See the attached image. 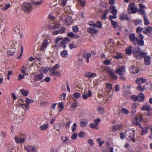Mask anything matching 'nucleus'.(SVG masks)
<instances>
[{
  "mask_svg": "<svg viewBox=\"0 0 152 152\" xmlns=\"http://www.w3.org/2000/svg\"><path fill=\"white\" fill-rule=\"evenodd\" d=\"M132 47L131 46H130L127 48L126 50V54L128 55H131L132 52Z\"/></svg>",
  "mask_w": 152,
  "mask_h": 152,
  "instance_id": "5701e85b",
  "label": "nucleus"
},
{
  "mask_svg": "<svg viewBox=\"0 0 152 152\" xmlns=\"http://www.w3.org/2000/svg\"><path fill=\"white\" fill-rule=\"evenodd\" d=\"M92 95V92L90 90H88L87 93L84 92L82 94V97L84 100H86L88 97L91 96Z\"/></svg>",
  "mask_w": 152,
  "mask_h": 152,
  "instance_id": "f8f14e48",
  "label": "nucleus"
},
{
  "mask_svg": "<svg viewBox=\"0 0 152 152\" xmlns=\"http://www.w3.org/2000/svg\"><path fill=\"white\" fill-rule=\"evenodd\" d=\"M80 96V94L78 92H75L73 93V98L75 99H77L79 98Z\"/></svg>",
  "mask_w": 152,
  "mask_h": 152,
  "instance_id": "c03bdc74",
  "label": "nucleus"
},
{
  "mask_svg": "<svg viewBox=\"0 0 152 152\" xmlns=\"http://www.w3.org/2000/svg\"><path fill=\"white\" fill-rule=\"evenodd\" d=\"M146 79L143 78H137L136 80V83L138 85L143 84H145Z\"/></svg>",
  "mask_w": 152,
  "mask_h": 152,
  "instance_id": "dca6fc26",
  "label": "nucleus"
},
{
  "mask_svg": "<svg viewBox=\"0 0 152 152\" xmlns=\"http://www.w3.org/2000/svg\"><path fill=\"white\" fill-rule=\"evenodd\" d=\"M32 7V4L25 2L23 4L22 9L26 12L28 13L31 10Z\"/></svg>",
  "mask_w": 152,
  "mask_h": 152,
  "instance_id": "20e7f679",
  "label": "nucleus"
},
{
  "mask_svg": "<svg viewBox=\"0 0 152 152\" xmlns=\"http://www.w3.org/2000/svg\"><path fill=\"white\" fill-rule=\"evenodd\" d=\"M144 23L145 26L148 25L150 23V22L147 18L145 15L143 16Z\"/></svg>",
  "mask_w": 152,
  "mask_h": 152,
  "instance_id": "c9c22d12",
  "label": "nucleus"
},
{
  "mask_svg": "<svg viewBox=\"0 0 152 152\" xmlns=\"http://www.w3.org/2000/svg\"><path fill=\"white\" fill-rule=\"evenodd\" d=\"M102 23L99 21L97 22L95 24V26L99 28H101L102 27Z\"/></svg>",
  "mask_w": 152,
  "mask_h": 152,
  "instance_id": "a18cd8bd",
  "label": "nucleus"
},
{
  "mask_svg": "<svg viewBox=\"0 0 152 152\" xmlns=\"http://www.w3.org/2000/svg\"><path fill=\"white\" fill-rule=\"evenodd\" d=\"M22 94L24 96H27L28 95L29 91L27 90H26L24 89H21L20 90Z\"/></svg>",
  "mask_w": 152,
  "mask_h": 152,
  "instance_id": "2f4dec72",
  "label": "nucleus"
},
{
  "mask_svg": "<svg viewBox=\"0 0 152 152\" xmlns=\"http://www.w3.org/2000/svg\"><path fill=\"white\" fill-rule=\"evenodd\" d=\"M72 28L74 32L77 33L78 31L79 28L77 26H73Z\"/></svg>",
  "mask_w": 152,
  "mask_h": 152,
  "instance_id": "bf43d9fd",
  "label": "nucleus"
},
{
  "mask_svg": "<svg viewBox=\"0 0 152 152\" xmlns=\"http://www.w3.org/2000/svg\"><path fill=\"white\" fill-rule=\"evenodd\" d=\"M54 128L57 131L60 130L59 127L60 125L59 124H56L54 125Z\"/></svg>",
  "mask_w": 152,
  "mask_h": 152,
  "instance_id": "774afa93",
  "label": "nucleus"
},
{
  "mask_svg": "<svg viewBox=\"0 0 152 152\" xmlns=\"http://www.w3.org/2000/svg\"><path fill=\"white\" fill-rule=\"evenodd\" d=\"M122 57L121 53H117V55L114 56V57L116 59L122 58Z\"/></svg>",
  "mask_w": 152,
  "mask_h": 152,
  "instance_id": "8fccbe9b",
  "label": "nucleus"
},
{
  "mask_svg": "<svg viewBox=\"0 0 152 152\" xmlns=\"http://www.w3.org/2000/svg\"><path fill=\"white\" fill-rule=\"evenodd\" d=\"M78 134L76 133H74L72 134L71 136V138L73 140H75L77 137Z\"/></svg>",
  "mask_w": 152,
  "mask_h": 152,
  "instance_id": "603ef678",
  "label": "nucleus"
},
{
  "mask_svg": "<svg viewBox=\"0 0 152 152\" xmlns=\"http://www.w3.org/2000/svg\"><path fill=\"white\" fill-rule=\"evenodd\" d=\"M48 126V124H44L40 126V128L42 130L45 131L47 129Z\"/></svg>",
  "mask_w": 152,
  "mask_h": 152,
  "instance_id": "c756f323",
  "label": "nucleus"
},
{
  "mask_svg": "<svg viewBox=\"0 0 152 152\" xmlns=\"http://www.w3.org/2000/svg\"><path fill=\"white\" fill-rule=\"evenodd\" d=\"M135 34H131L130 35L129 38V40L132 42L134 45H136L137 44V41L138 40V38L137 37H135Z\"/></svg>",
  "mask_w": 152,
  "mask_h": 152,
  "instance_id": "9d476101",
  "label": "nucleus"
},
{
  "mask_svg": "<svg viewBox=\"0 0 152 152\" xmlns=\"http://www.w3.org/2000/svg\"><path fill=\"white\" fill-rule=\"evenodd\" d=\"M133 52L135 57L137 59H139L140 58H144L147 55V53L142 51L139 48H134Z\"/></svg>",
  "mask_w": 152,
  "mask_h": 152,
  "instance_id": "f257e3e1",
  "label": "nucleus"
},
{
  "mask_svg": "<svg viewBox=\"0 0 152 152\" xmlns=\"http://www.w3.org/2000/svg\"><path fill=\"white\" fill-rule=\"evenodd\" d=\"M134 134V132L133 130L131 129H128L126 130L125 134L128 140L134 142L135 141Z\"/></svg>",
  "mask_w": 152,
  "mask_h": 152,
  "instance_id": "f03ea898",
  "label": "nucleus"
},
{
  "mask_svg": "<svg viewBox=\"0 0 152 152\" xmlns=\"http://www.w3.org/2000/svg\"><path fill=\"white\" fill-rule=\"evenodd\" d=\"M26 69L27 68H25L24 66L23 67V68L21 70V72L23 75H28V74L26 71Z\"/></svg>",
  "mask_w": 152,
  "mask_h": 152,
  "instance_id": "58836bf2",
  "label": "nucleus"
},
{
  "mask_svg": "<svg viewBox=\"0 0 152 152\" xmlns=\"http://www.w3.org/2000/svg\"><path fill=\"white\" fill-rule=\"evenodd\" d=\"M11 7V5L9 3H7L5 4L4 7L2 8V10H7Z\"/></svg>",
  "mask_w": 152,
  "mask_h": 152,
  "instance_id": "ea45409f",
  "label": "nucleus"
},
{
  "mask_svg": "<svg viewBox=\"0 0 152 152\" xmlns=\"http://www.w3.org/2000/svg\"><path fill=\"white\" fill-rule=\"evenodd\" d=\"M24 149L27 152H36V147L34 145H28L24 147Z\"/></svg>",
  "mask_w": 152,
  "mask_h": 152,
  "instance_id": "0eeeda50",
  "label": "nucleus"
},
{
  "mask_svg": "<svg viewBox=\"0 0 152 152\" xmlns=\"http://www.w3.org/2000/svg\"><path fill=\"white\" fill-rule=\"evenodd\" d=\"M121 111L125 114H128L129 113V111L125 108H122Z\"/></svg>",
  "mask_w": 152,
  "mask_h": 152,
  "instance_id": "052dcab7",
  "label": "nucleus"
},
{
  "mask_svg": "<svg viewBox=\"0 0 152 152\" xmlns=\"http://www.w3.org/2000/svg\"><path fill=\"white\" fill-rule=\"evenodd\" d=\"M144 30L143 31L145 34L150 33L151 32L152 30V27L151 26H148L144 28Z\"/></svg>",
  "mask_w": 152,
  "mask_h": 152,
  "instance_id": "412c9836",
  "label": "nucleus"
},
{
  "mask_svg": "<svg viewBox=\"0 0 152 152\" xmlns=\"http://www.w3.org/2000/svg\"><path fill=\"white\" fill-rule=\"evenodd\" d=\"M115 72L118 74L119 75H123L126 72L125 68L123 66H119L118 68L115 70Z\"/></svg>",
  "mask_w": 152,
  "mask_h": 152,
  "instance_id": "423d86ee",
  "label": "nucleus"
},
{
  "mask_svg": "<svg viewBox=\"0 0 152 152\" xmlns=\"http://www.w3.org/2000/svg\"><path fill=\"white\" fill-rule=\"evenodd\" d=\"M61 139L62 142L65 143L67 141L68 137L67 136L62 137H61Z\"/></svg>",
  "mask_w": 152,
  "mask_h": 152,
  "instance_id": "680f3d73",
  "label": "nucleus"
},
{
  "mask_svg": "<svg viewBox=\"0 0 152 152\" xmlns=\"http://www.w3.org/2000/svg\"><path fill=\"white\" fill-rule=\"evenodd\" d=\"M104 69L109 75L112 74L113 72V69H110L108 66L105 67Z\"/></svg>",
  "mask_w": 152,
  "mask_h": 152,
  "instance_id": "473e14b6",
  "label": "nucleus"
},
{
  "mask_svg": "<svg viewBox=\"0 0 152 152\" xmlns=\"http://www.w3.org/2000/svg\"><path fill=\"white\" fill-rule=\"evenodd\" d=\"M101 119L100 118H97L94 120V123L97 126L100 123Z\"/></svg>",
  "mask_w": 152,
  "mask_h": 152,
  "instance_id": "864d4df0",
  "label": "nucleus"
},
{
  "mask_svg": "<svg viewBox=\"0 0 152 152\" xmlns=\"http://www.w3.org/2000/svg\"><path fill=\"white\" fill-rule=\"evenodd\" d=\"M106 87L110 91L112 88V85L110 83H107L106 84Z\"/></svg>",
  "mask_w": 152,
  "mask_h": 152,
  "instance_id": "69168bd1",
  "label": "nucleus"
},
{
  "mask_svg": "<svg viewBox=\"0 0 152 152\" xmlns=\"http://www.w3.org/2000/svg\"><path fill=\"white\" fill-rule=\"evenodd\" d=\"M61 54L63 57H66L68 55V53L66 50H64L61 52Z\"/></svg>",
  "mask_w": 152,
  "mask_h": 152,
  "instance_id": "4c0bfd02",
  "label": "nucleus"
},
{
  "mask_svg": "<svg viewBox=\"0 0 152 152\" xmlns=\"http://www.w3.org/2000/svg\"><path fill=\"white\" fill-rule=\"evenodd\" d=\"M137 44H138L139 45L142 46L144 44V41L143 40L140 39L139 40H137Z\"/></svg>",
  "mask_w": 152,
  "mask_h": 152,
  "instance_id": "0e129e2a",
  "label": "nucleus"
},
{
  "mask_svg": "<svg viewBox=\"0 0 152 152\" xmlns=\"http://www.w3.org/2000/svg\"><path fill=\"white\" fill-rule=\"evenodd\" d=\"M129 69L130 72L133 74H136L139 72L138 67L136 66H131L129 68Z\"/></svg>",
  "mask_w": 152,
  "mask_h": 152,
  "instance_id": "1a4fd4ad",
  "label": "nucleus"
},
{
  "mask_svg": "<svg viewBox=\"0 0 152 152\" xmlns=\"http://www.w3.org/2000/svg\"><path fill=\"white\" fill-rule=\"evenodd\" d=\"M69 45L70 49H71L75 48H76V46L75 44L72 43H69Z\"/></svg>",
  "mask_w": 152,
  "mask_h": 152,
  "instance_id": "e2e57ef3",
  "label": "nucleus"
},
{
  "mask_svg": "<svg viewBox=\"0 0 152 152\" xmlns=\"http://www.w3.org/2000/svg\"><path fill=\"white\" fill-rule=\"evenodd\" d=\"M54 25L53 26H51L50 27V29H53L54 30L60 27V24L59 23L56 21L54 22Z\"/></svg>",
  "mask_w": 152,
  "mask_h": 152,
  "instance_id": "6ab92c4d",
  "label": "nucleus"
},
{
  "mask_svg": "<svg viewBox=\"0 0 152 152\" xmlns=\"http://www.w3.org/2000/svg\"><path fill=\"white\" fill-rule=\"evenodd\" d=\"M44 77L43 75L41 73L37 74L34 76V80L36 81L41 80Z\"/></svg>",
  "mask_w": 152,
  "mask_h": 152,
  "instance_id": "ddd939ff",
  "label": "nucleus"
},
{
  "mask_svg": "<svg viewBox=\"0 0 152 152\" xmlns=\"http://www.w3.org/2000/svg\"><path fill=\"white\" fill-rule=\"evenodd\" d=\"M87 30L88 32L91 34H96L98 32V30L95 28V27L93 28L88 27L87 28Z\"/></svg>",
  "mask_w": 152,
  "mask_h": 152,
  "instance_id": "2eb2a0df",
  "label": "nucleus"
},
{
  "mask_svg": "<svg viewBox=\"0 0 152 152\" xmlns=\"http://www.w3.org/2000/svg\"><path fill=\"white\" fill-rule=\"evenodd\" d=\"M59 45L64 48H65L66 46L65 40H62L61 42L59 44Z\"/></svg>",
  "mask_w": 152,
  "mask_h": 152,
  "instance_id": "49530a36",
  "label": "nucleus"
},
{
  "mask_svg": "<svg viewBox=\"0 0 152 152\" xmlns=\"http://www.w3.org/2000/svg\"><path fill=\"white\" fill-rule=\"evenodd\" d=\"M149 128L147 127H145L142 128V129L141 131L142 135H144L146 134L148 132Z\"/></svg>",
  "mask_w": 152,
  "mask_h": 152,
  "instance_id": "393cba45",
  "label": "nucleus"
},
{
  "mask_svg": "<svg viewBox=\"0 0 152 152\" xmlns=\"http://www.w3.org/2000/svg\"><path fill=\"white\" fill-rule=\"evenodd\" d=\"M78 2L82 7L85 6L86 2L84 0H78Z\"/></svg>",
  "mask_w": 152,
  "mask_h": 152,
  "instance_id": "09e8293b",
  "label": "nucleus"
},
{
  "mask_svg": "<svg viewBox=\"0 0 152 152\" xmlns=\"http://www.w3.org/2000/svg\"><path fill=\"white\" fill-rule=\"evenodd\" d=\"M49 43L47 39H44L42 42L39 49L41 50H45L48 45Z\"/></svg>",
  "mask_w": 152,
  "mask_h": 152,
  "instance_id": "39448f33",
  "label": "nucleus"
},
{
  "mask_svg": "<svg viewBox=\"0 0 152 152\" xmlns=\"http://www.w3.org/2000/svg\"><path fill=\"white\" fill-rule=\"evenodd\" d=\"M120 19L121 20H129V18L126 14L122 13L121 14L120 16Z\"/></svg>",
  "mask_w": 152,
  "mask_h": 152,
  "instance_id": "a211bd4d",
  "label": "nucleus"
},
{
  "mask_svg": "<svg viewBox=\"0 0 152 152\" xmlns=\"http://www.w3.org/2000/svg\"><path fill=\"white\" fill-rule=\"evenodd\" d=\"M50 75L52 76H59L61 75L60 73L57 71L50 70Z\"/></svg>",
  "mask_w": 152,
  "mask_h": 152,
  "instance_id": "aec40b11",
  "label": "nucleus"
},
{
  "mask_svg": "<svg viewBox=\"0 0 152 152\" xmlns=\"http://www.w3.org/2000/svg\"><path fill=\"white\" fill-rule=\"evenodd\" d=\"M58 107L60 108L59 111L61 112L64 108V105L62 102H59L58 105Z\"/></svg>",
  "mask_w": 152,
  "mask_h": 152,
  "instance_id": "de8ad7c7",
  "label": "nucleus"
},
{
  "mask_svg": "<svg viewBox=\"0 0 152 152\" xmlns=\"http://www.w3.org/2000/svg\"><path fill=\"white\" fill-rule=\"evenodd\" d=\"M88 124V120L86 119H82L80 123V125L81 127H83L86 126Z\"/></svg>",
  "mask_w": 152,
  "mask_h": 152,
  "instance_id": "f3484780",
  "label": "nucleus"
},
{
  "mask_svg": "<svg viewBox=\"0 0 152 152\" xmlns=\"http://www.w3.org/2000/svg\"><path fill=\"white\" fill-rule=\"evenodd\" d=\"M141 109L143 110H146L148 111L150 109V107L149 105H144L142 107Z\"/></svg>",
  "mask_w": 152,
  "mask_h": 152,
  "instance_id": "7c9ffc66",
  "label": "nucleus"
},
{
  "mask_svg": "<svg viewBox=\"0 0 152 152\" xmlns=\"http://www.w3.org/2000/svg\"><path fill=\"white\" fill-rule=\"evenodd\" d=\"M73 20L70 16H68L65 19L64 23L67 26L70 25L72 23Z\"/></svg>",
  "mask_w": 152,
  "mask_h": 152,
  "instance_id": "9b49d317",
  "label": "nucleus"
},
{
  "mask_svg": "<svg viewBox=\"0 0 152 152\" xmlns=\"http://www.w3.org/2000/svg\"><path fill=\"white\" fill-rule=\"evenodd\" d=\"M89 126L90 127L93 129H98V126L95 123H91L89 124Z\"/></svg>",
  "mask_w": 152,
  "mask_h": 152,
  "instance_id": "e433bc0d",
  "label": "nucleus"
},
{
  "mask_svg": "<svg viewBox=\"0 0 152 152\" xmlns=\"http://www.w3.org/2000/svg\"><path fill=\"white\" fill-rule=\"evenodd\" d=\"M143 29L142 28L140 27H138L137 28L136 32L137 33H140L142 31Z\"/></svg>",
  "mask_w": 152,
  "mask_h": 152,
  "instance_id": "338daca9",
  "label": "nucleus"
},
{
  "mask_svg": "<svg viewBox=\"0 0 152 152\" xmlns=\"http://www.w3.org/2000/svg\"><path fill=\"white\" fill-rule=\"evenodd\" d=\"M110 76L115 80L117 79L118 78L117 76L114 74L113 72L110 75Z\"/></svg>",
  "mask_w": 152,
  "mask_h": 152,
  "instance_id": "13d9d810",
  "label": "nucleus"
},
{
  "mask_svg": "<svg viewBox=\"0 0 152 152\" xmlns=\"http://www.w3.org/2000/svg\"><path fill=\"white\" fill-rule=\"evenodd\" d=\"M41 0H39L37 1H32V4L34 5H39L41 4Z\"/></svg>",
  "mask_w": 152,
  "mask_h": 152,
  "instance_id": "a19ab883",
  "label": "nucleus"
},
{
  "mask_svg": "<svg viewBox=\"0 0 152 152\" xmlns=\"http://www.w3.org/2000/svg\"><path fill=\"white\" fill-rule=\"evenodd\" d=\"M138 101L141 102L144 100V96L143 93H141L137 96Z\"/></svg>",
  "mask_w": 152,
  "mask_h": 152,
  "instance_id": "cd10ccee",
  "label": "nucleus"
},
{
  "mask_svg": "<svg viewBox=\"0 0 152 152\" xmlns=\"http://www.w3.org/2000/svg\"><path fill=\"white\" fill-rule=\"evenodd\" d=\"M18 106L19 107L22 108L25 110H27L29 109V106L25 104H19Z\"/></svg>",
  "mask_w": 152,
  "mask_h": 152,
  "instance_id": "4be33fe9",
  "label": "nucleus"
},
{
  "mask_svg": "<svg viewBox=\"0 0 152 152\" xmlns=\"http://www.w3.org/2000/svg\"><path fill=\"white\" fill-rule=\"evenodd\" d=\"M111 22L112 25L114 28H116L119 27L120 26L118 25L117 22H115L112 20H111Z\"/></svg>",
  "mask_w": 152,
  "mask_h": 152,
  "instance_id": "72a5a7b5",
  "label": "nucleus"
},
{
  "mask_svg": "<svg viewBox=\"0 0 152 152\" xmlns=\"http://www.w3.org/2000/svg\"><path fill=\"white\" fill-rule=\"evenodd\" d=\"M134 119H135L137 122V123H139V122L141 121L142 120V117L140 116H136Z\"/></svg>",
  "mask_w": 152,
  "mask_h": 152,
  "instance_id": "79ce46f5",
  "label": "nucleus"
},
{
  "mask_svg": "<svg viewBox=\"0 0 152 152\" xmlns=\"http://www.w3.org/2000/svg\"><path fill=\"white\" fill-rule=\"evenodd\" d=\"M77 124L74 123L71 127L72 130V132L75 131L76 129Z\"/></svg>",
  "mask_w": 152,
  "mask_h": 152,
  "instance_id": "3c124183",
  "label": "nucleus"
},
{
  "mask_svg": "<svg viewBox=\"0 0 152 152\" xmlns=\"http://www.w3.org/2000/svg\"><path fill=\"white\" fill-rule=\"evenodd\" d=\"M138 11L137 6L133 3H131L129 5L128 8V12L129 14L136 13Z\"/></svg>",
  "mask_w": 152,
  "mask_h": 152,
  "instance_id": "7ed1b4c3",
  "label": "nucleus"
},
{
  "mask_svg": "<svg viewBox=\"0 0 152 152\" xmlns=\"http://www.w3.org/2000/svg\"><path fill=\"white\" fill-rule=\"evenodd\" d=\"M118 128L119 127H118V126H111L110 130L111 131H115L118 129Z\"/></svg>",
  "mask_w": 152,
  "mask_h": 152,
  "instance_id": "6e6d98bb",
  "label": "nucleus"
},
{
  "mask_svg": "<svg viewBox=\"0 0 152 152\" xmlns=\"http://www.w3.org/2000/svg\"><path fill=\"white\" fill-rule=\"evenodd\" d=\"M15 142L17 143H23L26 140L24 137L20 136H15L14 137Z\"/></svg>",
  "mask_w": 152,
  "mask_h": 152,
  "instance_id": "6e6552de",
  "label": "nucleus"
},
{
  "mask_svg": "<svg viewBox=\"0 0 152 152\" xmlns=\"http://www.w3.org/2000/svg\"><path fill=\"white\" fill-rule=\"evenodd\" d=\"M59 64H56L53 66L52 69L50 70H53V71H56L59 68Z\"/></svg>",
  "mask_w": 152,
  "mask_h": 152,
  "instance_id": "5fc2aeb1",
  "label": "nucleus"
},
{
  "mask_svg": "<svg viewBox=\"0 0 152 152\" xmlns=\"http://www.w3.org/2000/svg\"><path fill=\"white\" fill-rule=\"evenodd\" d=\"M131 98L132 100H133L134 101H138L137 96L133 95L131 97Z\"/></svg>",
  "mask_w": 152,
  "mask_h": 152,
  "instance_id": "4d7b16f0",
  "label": "nucleus"
},
{
  "mask_svg": "<svg viewBox=\"0 0 152 152\" xmlns=\"http://www.w3.org/2000/svg\"><path fill=\"white\" fill-rule=\"evenodd\" d=\"M85 76L86 77L89 78L94 77L96 76V75L95 73L91 72H88L85 74Z\"/></svg>",
  "mask_w": 152,
  "mask_h": 152,
  "instance_id": "bb28decb",
  "label": "nucleus"
},
{
  "mask_svg": "<svg viewBox=\"0 0 152 152\" xmlns=\"http://www.w3.org/2000/svg\"><path fill=\"white\" fill-rule=\"evenodd\" d=\"M91 56V54L89 53H87L84 56V57L86 59L87 61V63H89V58H90Z\"/></svg>",
  "mask_w": 152,
  "mask_h": 152,
  "instance_id": "c85d7f7f",
  "label": "nucleus"
},
{
  "mask_svg": "<svg viewBox=\"0 0 152 152\" xmlns=\"http://www.w3.org/2000/svg\"><path fill=\"white\" fill-rule=\"evenodd\" d=\"M25 101L27 103V104L28 105L34 102L33 100L31 99L28 98H26Z\"/></svg>",
  "mask_w": 152,
  "mask_h": 152,
  "instance_id": "37998d69",
  "label": "nucleus"
},
{
  "mask_svg": "<svg viewBox=\"0 0 152 152\" xmlns=\"http://www.w3.org/2000/svg\"><path fill=\"white\" fill-rule=\"evenodd\" d=\"M110 9L111 10V12L112 14H117V11L115 7L111 6L110 7Z\"/></svg>",
  "mask_w": 152,
  "mask_h": 152,
  "instance_id": "f704fd0d",
  "label": "nucleus"
},
{
  "mask_svg": "<svg viewBox=\"0 0 152 152\" xmlns=\"http://www.w3.org/2000/svg\"><path fill=\"white\" fill-rule=\"evenodd\" d=\"M144 64L145 65L148 66L151 64V57L147 55L144 57Z\"/></svg>",
  "mask_w": 152,
  "mask_h": 152,
  "instance_id": "4468645a",
  "label": "nucleus"
},
{
  "mask_svg": "<svg viewBox=\"0 0 152 152\" xmlns=\"http://www.w3.org/2000/svg\"><path fill=\"white\" fill-rule=\"evenodd\" d=\"M145 84H143L138 85L137 86V89L138 91H144L145 90Z\"/></svg>",
  "mask_w": 152,
  "mask_h": 152,
  "instance_id": "a878e982",
  "label": "nucleus"
},
{
  "mask_svg": "<svg viewBox=\"0 0 152 152\" xmlns=\"http://www.w3.org/2000/svg\"><path fill=\"white\" fill-rule=\"evenodd\" d=\"M67 36L69 37L73 38L75 39H77L79 37V36L77 34H75L72 32L69 33L67 34Z\"/></svg>",
  "mask_w": 152,
  "mask_h": 152,
  "instance_id": "b1692460",
  "label": "nucleus"
}]
</instances>
